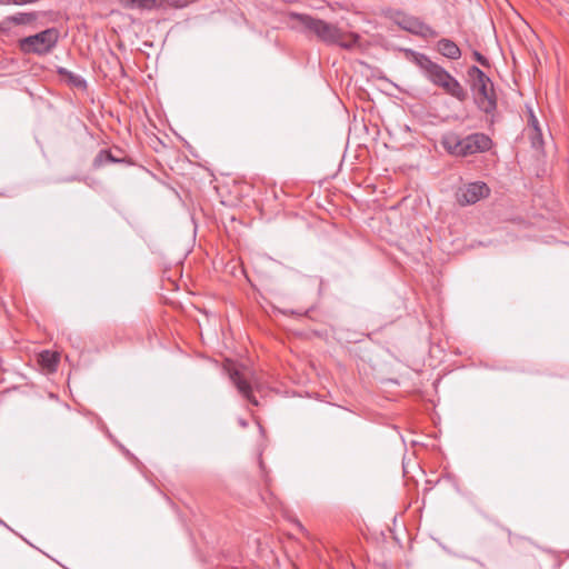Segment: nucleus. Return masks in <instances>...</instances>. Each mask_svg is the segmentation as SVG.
<instances>
[{
  "label": "nucleus",
  "instance_id": "f257e3e1",
  "mask_svg": "<svg viewBox=\"0 0 569 569\" xmlns=\"http://www.w3.org/2000/svg\"><path fill=\"white\" fill-rule=\"evenodd\" d=\"M289 19L296 21L295 27H301L303 30L313 33L320 41L328 44H337L343 49L350 50L358 46L360 36L355 32H347L337 26L325 20L313 18L309 14L289 13Z\"/></svg>",
  "mask_w": 569,
  "mask_h": 569
},
{
  "label": "nucleus",
  "instance_id": "f03ea898",
  "mask_svg": "<svg viewBox=\"0 0 569 569\" xmlns=\"http://www.w3.org/2000/svg\"><path fill=\"white\" fill-rule=\"evenodd\" d=\"M406 57L423 72L425 77L432 84L441 88L447 94L456 98L460 102L467 100L468 92L461 83L445 68L433 62L428 56L407 49Z\"/></svg>",
  "mask_w": 569,
  "mask_h": 569
},
{
  "label": "nucleus",
  "instance_id": "7ed1b4c3",
  "mask_svg": "<svg viewBox=\"0 0 569 569\" xmlns=\"http://www.w3.org/2000/svg\"><path fill=\"white\" fill-rule=\"evenodd\" d=\"M441 146L450 156L465 158L489 151L493 142L488 134L482 132H475L466 137L448 132L442 136Z\"/></svg>",
  "mask_w": 569,
  "mask_h": 569
},
{
  "label": "nucleus",
  "instance_id": "20e7f679",
  "mask_svg": "<svg viewBox=\"0 0 569 569\" xmlns=\"http://www.w3.org/2000/svg\"><path fill=\"white\" fill-rule=\"evenodd\" d=\"M471 79V91L475 103L486 114L491 116L490 123H493V113L497 109V94L491 79L477 66L468 69Z\"/></svg>",
  "mask_w": 569,
  "mask_h": 569
},
{
  "label": "nucleus",
  "instance_id": "39448f33",
  "mask_svg": "<svg viewBox=\"0 0 569 569\" xmlns=\"http://www.w3.org/2000/svg\"><path fill=\"white\" fill-rule=\"evenodd\" d=\"M59 31L48 28L39 33L28 36L19 40V49L26 54L44 56L57 46Z\"/></svg>",
  "mask_w": 569,
  "mask_h": 569
},
{
  "label": "nucleus",
  "instance_id": "423d86ee",
  "mask_svg": "<svg viewBox=\"0 0 569 569\" xmlns=\"http://www.w3.org/2000/svg\"><path fill=\"white\" fill-rule=\"evenodd\" d=\"M490 194L489 187L481 181L470 182L457 191V201L461 206L473 204Z\"/></svg>",
  "mask_w": 569,
  "mask_h": 569
},
{
  "label": "nucleus",
  "instance_id": "0eeeda50",
  "mask_svg": "<svg viewBox=\"0 0 569 569\" xmlns=\"http://www.w3.org/2000/svg\"><path fill=\"white\" fill-rule=\"evenodd\" d=\"M398 24L401 29L426 39L438 36L436 30L415 17H403Z\"/></svg>",
  "mask_w": 569,
  "mask_h": 569
},
{
  "label": "nucleus",
  "instance_id": "6e6552de",
  "mask_svg": "<svg viewBox=\"0 0 569 569\" xmlns=\"http://www.w3.org/2000/svg\"><path fill=\"white\" fill-rule=\"evenodd\" d=\"M229 378L232 383L237 387L238 391L253 406H258L257 398L252 395V389L249 381L246 379L242 372L238 369H229Z\"/></svg>",
  "mask_w": 569,
  "mask_h": 569
},
{
  "label": "nucleus",
  "instance_id": "1a4fd4ad",
  "mask_svg": "<svg viewBox=\"0 0 569 569\" xmlns=\"http://www.w3.org/2000/svg\"><path fill=\"white\" fill-rule=\"evenodd\" d=\"M39 18V12H19L8 16L2 24L7 26H32Z\"/></svg>",
  "mask_w": 569,
  "mask_h": 569
},
{
  "label": "nucleus",
  "instance_id": "9d476101",
  "mask_svg": "<svg viewBox=\"0 0 569 569\" xmlns=\"http://www.w3.org/2000/svg\"><path fill=\"white\" fill-rule=\"evenodd\" d=\"M437 50L440 54L451 60H458L461 57L460 48L447 38H442L437 42Z\"/></svg>",
  "mask_w": 569,
  "mask_h": 569
},
{
  "label": "nucleus",
  "instance_id": "9b49d317",
  "mask_svg": "<svg viewBox=\"0 0 569 569\" xmlns=\"http://www.w3.org/2000/svg\"><path fill=\"white\" fill-rule=\"evenodd\" d=\"M126 9L152 10L161 7V0H119Z\"/></svg>",
  "mask_w": 569,
  "mask_h": 569
},
{
  "label": "nucleus",
  "instance_id": "f8f14e48",
  "mask_svg": "<svg viewBox=\"0 0 569 569\" xmlns=\"http://www.w3.org/2000/svg\"><path fill=\"white\" fill-rule=\"evenodd\" d=\"M108 162H111V163L126 162L129 164L132 163L131 160H129V159H126V158L120 159V158L114 157L110 150H100L98 152V154L96 156V158L93 159L92 166L94 168H100Z\"/></svg>",
  "mask_w": 569,
  "mask_h": 569
},
{
  "label": "nucleus",
  "instance_id": "ddd939ff",
  "mask_svg": "<svg viewBox=\"0 0 569 569\" xmlns=\"http://www.w3.org/2000/svg\"><path fill=\"white\" fill-rule=\"evenodd\" d=\"M38 361L48 372H53L57 370L59 355L50 350H44L39 353Z\"/></svg>",
  "mask_w": 569,
  "mask_h": 569
},
{
  "label": "nucleus",
  "instance_id": "4468645a",
  "mask_svg": "<svg viewBox=\"0 0 569 569\" xmlns=\"http://www.w3.org/2000/svg\"><path fill=\"white\" fill-rule=\"evenodd\" d=\"M58 73L64 81H67L69 84L76 88L83 89L87 86V82L82 77L72 73L66 68H58Z\"/></svg>",
  "mask_w": 569,
  "mask_h": 569
},
{
  "label": "nucleus",
  "instance_id": "2eb2a0df",
  "mask_svg": "<svg viewBox=\"0 0 569 569\" xmlns=\"http://www.w3.org/2000/svg\"><path fill=\"white\" fill-rule=\"evenodd\" d=\"M162 6L183 8L188 6V0H161V7Z\"/></svg>",
  "mask_w": 569,
  "mask_h": 569
},
{
  "label": "nucleus",
  "instance_id": "dca6fc26",
  "mask_svg": "<svg viewBox=\"0 0 569 569\" xmlns=\"http://www.w3.org/2000/svg\"><path fill=\"white\" fill-rule=\"evenodd\" d=\"M473 58L477 62H479L481 66L483 67H488L489 66V60L483 56L481 54L479 51H473Z\"/></svg>",
  "mask_w": 569,
  "mask_h": 569
},
{
  "label": "nucleus",
  "instance_id": "f3484780",
  "mask_svg": "<svg viewBox=\"0 0 569 569\" xmlns=\"http://www.w3.org/2000/svg\"><path fill=\"white\" fill-rule=\"evenodd\" d=\"M468 561H473V562H477L479 566L481 567H485V563L479 561V560H476V559H471V558H467Z\"/></svg>",
  "mask_w": 569,
  "mask_h": 569
}]
</instances>
